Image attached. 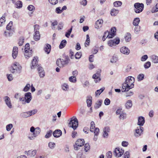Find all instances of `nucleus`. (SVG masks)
<instances>
[{"label": "nucleus", "instance_id": "obj_41", "mask_svg": "<svg viewBox=\"0 0 158 158\" xmlns=\"http://www.w3.org/2000/svg\"><path fill=\"white\" fill-rule=\"evenodd\" d=\"M158 11V3H157L155 6V8H153L151 10V12L154 13Z\"/></svg>", "mask_w": 158, "mask_h": 158}, {"label": "nucleus", "instance_id": "obj_20", "mask_svg": "<svg viewBox=\"0 0 158 158\" xmlns=\"http://www.w3.org/2000/svg\"><path fill=\"white\" fill-rule=\"evenodd\" d=\"M18 48L16 46L14 47L13 48L12 56L14 59L16 58L18 53Z\"/></svg>", "mask_w": 158, "mask_h": 158}, {"label": "nucleus", "instance_id": "obj_12", "mask_svg": "<svg viewBox=\"0 0 158 158\" xmlns=\"http://www.w3.org/2000/svg\"><path fill=\"white\" fill-rule=\"evenodd\" d=\"M120 51L122 53L126 55H128L130 53V50L126 47H123L120 49Z\"/></svg>", "mask_w": 158, "mask_h": 158}, {"label": "nucleus", "instance_id": "obj_48", "mask_svg": "<svg viewBox=\"0 0 158 158\" xmlns=\"http://www.w3.org/2000/svg\"><path fill=\"white\" fill-rule=\"evenodd\" d=\"M90 148V146L88 143H86L84 145V149L85 151L87 152L89 150Z\"/></svg>", "mask_w": 158, "mask_h": 158}, {"label": "nucleus", "instance_id": "obj_51", "mask_svg": "<svg viewBox=\"0 0 158 158\" xmlns=\"http://www.w3.org/2000/svg\"><path fill=\"white\" fill-rule=\"evenodd\" d=\"M37 112V110L36 109H34L33 110L28 111V113H29V114L30 116L33 115L36 113Z\"/></svg>", "mask_w": 158, "mask_h": 158}, {"label": "nucleus", "instance_id": "obj_28", "mask_svg": "<svg viewBox=\"0 0 158 158\" xmlns=\"http://www.w3.org/2000/svg\"><path fill=\"white\" fill-rule=\"evenodd\" d=\"M119 13V10L115 9H113L111 11L110 14L112 16L116 15Z\"/></svg>", "mask_w": 158, "mask_h": 158}, {"label": "nucleus", "instance_id": "obj_39", "mask_svg": "<svg viewBox=\"0 0 158 158\" xmlns=\"http://www.w3.org/2000/svg\"><path fill=\"white\" fill-rule=\"evenodd\" d=\"M61 87L62 89L65 91L68 90L69 89V86L66 83L63 84L61 86Z\"/></svg>", "mask_w": 158, "mask_h": 158}, {"label": "nucleus", "instance_id": "obj_11", "mask_svg": "<svg viewBox=\"0 0 158 158\" xmlns=\"http://www.w3.org/2000/svg\"><path fill=\"white\" fill-rule=\"evenodd\" d=\"M124 152V150L122 149L116 148L114 151V153L116 157H119L123 155Z\"/></svg>", "mask_w": 158, "mask_h": 158}, {"label": "nucleus", "instance_id": "obj_34", "mask_svg": "<svg viewBox=\"0 0 158 158\" xmlns=\"http://www.w3.org/2000/svg\"><path fill=\"white\" fill-rule=\"evenodd\" d=\"M5 22V15H3L2 17L0 18V27Z\"/></svg>", "mask_w": 158, "mask_h": 158}, {"label": "nucleus", "instance_id": "obj_52", "mask_svg": "<svg viewBox=\"0 0 158 158\" xmlns=\"http://www.w3.org/2000/svg\"><path fill=\"white\" fill-rule=\"evenodd\" d=\"M27 9L30 11H34L35 10V7L32 5H29L27 7Z\"/></svg>", "mask_w": 158, "mask_h": 158}, {"label": "nucleus", "instance_id": "obj_32", "mask_svg": "<svg viewBox=\"0 0 158 158\" xmlns=\"http://www.w3.org/2000/svg\"><path fill=\"white\" fill-rule=\"evenodd\" d=\"M15 5L16 8H21L22 6L23 3L21 1H18L15 3Z\"/></svg>", "mask_w": 158, "mask_h": 158}, {"label": "nucleus", "instance_id": "obj_36", "mask_svg": "<svg viewBox=\"0 0 158 158\" xmlns=\"http://www.w3.org/2000/svg\"><path fill=\"white\" fill-rule=\"evenodd\" d=\"M48 146L50 148L53 149L56 146V144L53 142H49L48 144Z\"/></svg>", "mask_w": 158, "mask_h": 158}, {"label": "nucleus", "instance_id": "obj_53", "mask_svg": "<svg viewBox=\"0 0 158 158\" xmlns=\"http://www.w3.org/2000/svg\"><path fill=\"white\" fill-rule=\"evenodd\" d=\"M30 85L29 84H27L24 88L23 91L24 92H27L30 89Z\"/></svg>", "mask_w": 158, "mask_h": 158}, {"label": "nucleus", "instance_id": "obj_44", "mask_svg": "<svg viewBox=\"0 0 158 158\" xmlns=\"http://www.w3.org/2000/svg\"><path fill=\"white\" fill-rule=\"evenodd\" d=\"M72 28L73 27H72L70 29L68 30L67 32L66 33L65 35L66 37L67 38H69V36H70L71 33L72 31Z\"/></svg>", "mask_w": 158, "mask_h": 158}, {"label": "nucleus", "instance_id": "obj_29", "mask_svg": "<svg viewBox=\"0 0 158 158\" xmlns=\"http://www.w3.org/2000/svg\"><path fill=\"white\" fill-rule=\"evenodd\" d=\"M151 58L152 61L155 63H158V56L155 55H153L151 56Z\"/></svg>", "mask_w": 158, "mask_h": 158}, {"label": "nucleus", "instance_id": "obj_6", "mask_svg": "<svg viewBox=\"0 0 158 158\" xmlns=\"http://www.w3.org/2000/svg\"><path fill=\"white\" fill-rule=\"evenodd\" d=\"M78 125V121L76 118L73 117L71 118L69 124V126L75 130Z\"/></svg>", "mask_w": 158, "mask_h": 158}, {"label": "nucleus", "instance_id": "obj_35", "mask_svg": "<svg viewBox=\"0 0 158 158\" xmlns=\"http://www.w3.org/2000/svg\"><path fill=\"white\" fill-rule=\"evenodd\" d=\"M105 89V88L103 87L100 89L97 90L95 92L96 96H98Z\"/></svg>", "mask_w": 158, "mask_h": 158}, {"label": "nucleus", "instance_id": "obj_59", "mask_svg": "<svg viewBox=\"0 0 158 158\" xmlns=\"http://www.w3.org/2000/svg\"><path fill=\"white\" fill-rule=\"evenodd\" d=\"M118 60V58L116 56H113L112 57V59L110 60L111 62L113 63H115Z\"/></svg>", "mask_w": 158, "mask_h": 158}, {"label": "nucleus", "instance_id": "obj_49", "mask_svg": "<svg viewBox=\"0 0 158 158\" xmlns=\"http://www.w3.org/2000/svg\"><path fill=\"white\" fill-rule=\"evenodd\" d=\"M12 22L10 21L9 23L7 25L6 28V29L9 30L11 29V28L12 26Z\"/></svg>", "mask_w": 158, "mask_h": 158}, {"label": "nucleus", "instance_id": "obj_43", "mask_svg": "<svg viewBox=\"0 0 158 158\" xmlns=\"http://www.w3.org/2000/svg\"><path fill=\"white\" fill-rule=\"evenodd\" d=\"M52 131L51 130L48 131L46 135L45 136V138H49L52 135Z\"/></svg>", "mask_w": 158, "mask_h": 158}, {"label": "nucleus", "instance_id": "obj_4", "mask_svg": "<svg viewBox=\"0 0 158 158\" xmlns=\"http://www.w3.org/2000/svg\"><path fill=\"white\" fill-rule=\"evenodd\" d=\"M22 69L21 66L17 62L15 63L10 68V71L13 73L16 72H19Z\"/></svg>", "mask_w": 158, "mask_h": 158}, {"label": "nucleus", "instance_id": "obj_42", "mask_svg": "<svg viewBox=\"0 0 158 158\" xmlns=\"http://www.w3.org/2000/svg\"><path fill=\"white\" fill-rule=\"evenodd\" d=\"M122 4V2L119 1H115L114 3V6L116 7L120 6Z\"/></svg>", "mask_w": 158, "mask_h": 158}, {"label": "nucleus", "instance_id": "obj_30", "mask_svg": "<svg viewBox=\"0 0 158 158\" xmlns=\"http://www.w3.org/2000/svg\"><path fill=\"white\" fill-rule=\"evenodd\" d=\"M140 21V20L139 18L137 17L135 18L133 23V25L135 26H138Z\"/></svg>", "mask_w": 158, "mask_h": 158}, {"label": "nucleus", "instance_id": "obj_17", "mask_svg": "<svg viewBox=\"0 0 158 158\" xmlns=\"http://www.w3.org/2000/svg\"><path fill=\"white\" fill-rule=\"evenodd\" d=\"M143 128L141 127V126L138 127L135 130V132L137 134H135V135L136 136H139L141 134L143 131Z\"/></svg>", "mask_w": 158, "mask_h": 158}, {"label": "nucleus", "instance_id": "obj_62", "mask_svg": "<svg viewBox=\"0 0 158 158\" xmlns=\"http://www.w3.org/2000/svg\"><path fill=\"white\" fill-rule=\"evenodd\" d=\"M140 27L139 26H137L135 28V31L136 34H138V32L140 31Z\"/></svg>", "mask_w": 158, "mask_h": 158}, {"label": "nucleus", "instance_id": "obj_46", "mask_svg": "<svg viewBox=\"0 0 158 158\" xmlns=\"http://www.w3.org/2000/svg\"><path fill=\"white\" fill-rule=\"evenodd\" d=\"M69 81L75 83L76 82V78L75 76H71L69 78Z\"/></svg>", "mask_w": 158, "mask_h": 158}, {"label": "nucleus", "instance_id": "obj_38", "mask_svg": "<svg viewBox=\"0 0 158 158\" xmlns=\"http://www.w3.org/2000/svg\"><path fill=\"white\" fill-rule=\"evenodd\" d=\"M29 113H28V111L26 112H23L21 113L20 115L22 117L27 118L30 117Z\"/></svg>", "mask_w": 158, "mask_h": 158}, {"label": "nucleus", "instance_id": "obj_22", "mask_svg": "<svg viewBox=\"0 0 158 158\" xmlns=\"http://www.w3.org/2000/svg\"><path fill=\"white\" fill-rule=\"evenodd\" d=\"M103 21L102 19H99L97 20L95 23V27L97 29L100 28L103 23Z\"/></svg>", "mask_w": 158, "mask_h": 158}, {"label": "nucleus", "instance_id": "obj_25", "mask_svg": "<svg viewBox=\"0 0 158 158\" xmlns=\"http://www.w3.org/2000/svg\"><path fill=\"white\" fill-rule=\"evenodd\" d=\"M51 49V46L50 44H47L44 48L45 52L47 54L49 53Z\"/></svg>", "mask_w": 158, "mask_h": 158}, {"label": "nucleus", "instance_id": "obj_24", "mask_svg": "<svg viewBox=\"0 0 158 158\" xmlns=\"http://www.w3.org/2000/svg\"><path fill=\"white\" fill-rule=\"evenodd\" d=\"M25 153H27V154L28 156L29 155L30 156H34L36 154V150H31L28 151L27 152V151H25Z\"/></svg>", "mask_w": 158, "mask_h": 158}, {"label": "nucleus", "instance_id": "obj_60", "mask_svg": "<svg viewBox=\"0 0 158 158\" xmlns=\"http://www.w3.org/2000/svg\"><path fill=\"white\" fill-rule=\"evenodd\" d=\"M81 56V52H77L75 55V57L76 59H80Z\"/></svg>", "mask_w": 158, "mask_h": 158}, {"label": "nucleus", "instance_id": "obj_27", "mask_svg": "<svg viewBox=\"0 0 158 158\" xmlns=\"http://www.w3.org/2000/svg\"><path fill=\"white\" fill-rule=\"evenodd\" d=\"M132 105V102L131 100H128L125 104V106L126 108L129 109L131 108Z\"/></svg>", "mask_w": 158, "mask_h": 158}, {"label": "nucleus", "instance_id": "obj_64", "mask_svg": "<svg viewBox=\"0 0 158 158\" xmlns=\"http://www.w3.org/2000/svg\"><path fill=\"white\" fill-rule=\"evenodd\" d=\"M124 158H129L130 157V153L128 151H126L125 152L124 154Z\"/></svg>", "mask_w": 158, "mask_h": 158}, {"label": "nucleus", "instance_id": "obj_50", "mask_svg": "<svg viewBox=\"0 0 158 158\" xmlns=\"http://www.w3.org/2000/svg\"><path fill=\"white\" fill-rule=\"evenodd\" d=\"M13 125L12 124H9L6 125V130L7 131H10L13 127Z\"/></svg>", "mask_w": 158, "mask_h": 158}, {"label": "nucleus", "instance_id": "obj_15", "mask_svg": "<svg viewBox=\"0 0 158 158\" xmlns=\"http://www.w3.org/2000/svg\"><path fill=\"white\" fill-rule=\"evenodd\" d=\"M4 101L6 104L10 108H12V105L10 98L8 96H6L4 98Z\"/></svg>", "mask_w": 158, "mask_h": 158}, {"label": "nucleus", "instance_id": "obj_10", "mask_svg": "<svg viewBox=\"0 0 158 158\" xmlns=\"http://www.w3.org/2000/svg\"><path fill=\"white\" fill-rule=\"evenodd\" d=\"M120 42V39L119 38L117 37L113 40H110L108 42V44L109 46L112 47L116 44H118Z\"/></svg>", "mask_w": 158, "mask_h": 158}, {"label": "nucleus", "instance_id": "obj_58", "mask_svg": "<svg viewBox=\"0 0 158 158\" xmlns=\"http://www.w3.org/2000/svg\"><path fill=\"white\" fill-rule=\"evenodd\" d=\"M144 75L143 74H139L138 77V79L139 81H140L143 80L144 78Z\"/></svg>", "mask_w": 158, "mask_h": 158}, {"label": "nucleus", "instance_id": "obj_31", "mask_svg": "<svg viewBox=\"0 0 158 158\" xmlns=\"http://www.w3.org/2000/svg\"><path fill=\"white\" fill-rule=\"evenodd\" d=\"M88 99L87 100V106L88 107L90 106L92 103V98L90 96H89L87 97Z\"/></svg>", "mask_w": 158, "mask_h": 158}, {"label": "nucleus", "instance_id": "obj_63", "mask_svg": "<svg viewBox=\"0 0 158 158\" xmlns=\"http://www.w3.org/2000/svg\"><path fill=\"white\" fill-rule=\"evenodd\" d=\"M63 26H64L63 23L62 22L60 23L58 25V30H60L62 29L63 27Z\"/></svg>", "mask_w": 158, "mask_h": 158}, {"label": "nucleus", "instance_id": "obj_14", "mask_svg": "<svg viewBox=\"0 0 158 158\" xmlns=\"http://www.w3.org/2000/svg\"><path fill=\"white\" fill-rule=\"evenodd\" d=\"M39 75L40 77H43L45 76V73L43 68L41 67L40 65H38L37 69Z\"/></svg>", "mask_w": 158, "mask_h": 158}, {"label": "nucleus", "instance_id": "obj_47", "mask_svg": "<svg viewBox=\"0 0 158 158\" xmlns=\"http://www.w3.org/2000/svg\"><path fill=\"white\" fill-rule=\"evenodd\" d=\"M35 32H39V30L40 29L39 25L38 24H36L34 26Z\"/></svg>", "mask_w": 158, "mask_h": 158}, {"label": "nucleus", "instance_id": "obj_16", "mask_svg": "<svg viewBox=\"0 0 158 158\" xmlns=\"http://www.w3.org/2000/svg\"><path fill=\"white\" fill-rule=\"evenodd\" d=\"M100 73L99 72H98L93 75V78L95 79L94 81L95 82L99 81L101 80L100 78Z\"/></svg>", "mask_w": 158, "mask_h": 158}, {"label": "nucleus", "instance_id": "obj_5", "mask_svg": "<svg viewBox=\"0 0 158 158\" xmlns=\"http://www.w3.org/2000/svg\"><path fill=\"white\" fill-rule=\"evenodd\" d=\"M135 8L134 10L136 13H139L142 12L144 8V5L142 3L137 2L134 5Z\"/></svg>", "mask_w": 158, "mask_h": 158}, {"label": "nucleus", "instance_id": "obj_21", "mask_svg": "<svg viewBox=\"0 0 158 158\" xmlns=\"http://www.w3.org/2000/svg\"><path fill=\"white\" fill-rule=\"evenodd\" d=\"M53 135L55 137L58 138L61 135L62 132L60 130H56L54 131Z\"/></svg>", "mask_w": 158, "mask_h": 158}, {"label": "nucleus", "instance_id": "obj_45", "mask_svg": "<svg viewBox=\"0 0 158 158\" xmlns=\"http://www.w3.org/2000/svg\"><path fill=\"white\" fill-rule=\"evenodd\" d=\"M95 127V124L93 121H92L91 122V126L90 127V131L91 132H94V130Z\"/></svg>", "mask_w": 158, "mask_h": 158}, {"label": "nucleus", "instance_id": "obj_18", "mask_svg": "<svg viewBox=\"0 0 158 158\" xmlns=\"http://www.w3.org/2000/svg\"><path fill=\"white\" fill-rule=\"evenodd\" d=\"M145 123L144 118L143 116H140L138 118L137 124L140 126H142Z\"/></svg>", "mask_w": 158, "mask_h": 158}, {"label": "nucleus", "instance_id": "obj_55", "mask_svg": "<svg viewBox=\"0 0 158 158\" xmlns=\"http://www.w3.org/2000/svg\"><path fill=\"white\" fill-rule=\"evenodd\" d=\"M24 39L23 37H21L20 38L18 44L19 46L22 45L23 43Z\"/></svg>", "mask_w": 158, "mask_h": 158}, {"label": "nucleus", "instance_id": "obj_3", "mask_svg": "<svg viewBox=\"0 0 158 158\" xmlns=\"http://www.w3.org/2000/svg\"><path fill=\"white\" fill-rule=\"evenodd\" d=\"M32 98V97L31 93L30 92H27L25 94L24 98H19V101H22V103L23 104H25L26 103H28L30 102Z\"/></svg>", "mask_w": 158, "mask_h": 158}, {"label": "nucleus", "instance_id": "obj_56", "mask_svg": "<svg viewBox=\"0 0 158 158\" xmlns=\"http://www.w3.org/2000/svg\"><path fill=\"white\" fill-rule=\"evenodd\" d=\"M126 117V114L125 113H124L123 114H122L119 116V118L120 119L123 120L124 118H125Z\"/></svg>", "mask_w": 158, "mask_h": 158}, {"label": "nucleus", "instance_id": "obj_2", "mask_svg": "<svg viewBox=\"0 0 158 158\" xmlns=\"http://www.w3.org/2000/svg\"><path fill=\"white\" fill-rule=\"evenodd\" d=\"M70 59L68 56H65L64 59L60 58L57 60L56 64L60 68H62L67 65L70 62Z\"/></svg>", "mask_w": 158, "mask_h": 158}, {"label": "nucleus", "instance_id": "obj_37", "mask_svg": "<svg viewBox=\"0 0 158 158\" xmlns=\"http://www.w3.org/2000/svg\"><path fill=\"white\" fill-rule=\"evenodd\" d=\"M102 100H99L98 101H97L95 106L94 107L96 109H98L99 107H100L102 103Z\"/></svg>", "mask_w": 158, "mask_h": 158}, {"label": "nucleus", "instance_id": "obj_57", "mask_svg": "<svg viewBox=\"0 0 158 158\" xmlns=\"http://www.w3.org/2000/svg\"><path fill=\"white\" fill-rule=\"evenodd\" d=\"M94 132L95 135H98L99 132V129L98 127L95 128L94 130Z\"/></svg>", "mask_w": 158, "mask_h": 158}, {"label": "nucleus", "instance_id": "obj_54", "mask_svg": "<svg viewBox=\"0 0 158 158\" xmlns=\"http://www.w3.org/2000/svg\"><path fill=\"white\" fill-rule=\"evenodd\" d=\"M151 64L150 62L148 61L144 64V67L145 69H148L150 66Z\"/></svg>", "mask_w": 158, "mask_h": 158}, {"label": "nucleus", "instance_id": "obj_19", "mask_svg": "<svg viewBox=\"0 0 158 158\" xmlns=\"http://www.w3.org/2000/svg\"><path fill=\"white\" fill-rule=\"evenodd\" d=\"M110 129L109 127H106L103 130V136L104 138H107L108 136V132H109Z\"/></svg>", "mask_w": 158, "mask_h": 158}, {"label": "nucleus", "instance_id": "obj_1", "mask_svg": "<svg viewBox=\"0 0 158 158\" xmlns=\"http://www.w3.org/2000/svg\"><path fill=\"white\" fill-rule=\"evenodd\" d=\"M135 81L134 78L131 76H129L126 79L125 82L122 85V90L123 92L128 91L130 89L133 88V83Z\"/></svg>", "mask_w": 158, "mask_h": 158}, {"label": "nucleus", "instance_id": "obj_61", "mask_svg": "<svg viewBox=\"0 0 158 158\" xmlns=\"http://www.w3.org/2000/svg\"><path fill=\"white\" fill-rule=\"evenodd\" d=\"M148 56L147 55H145L142 56L141 60L142 61H145L148 58Z\"/></svg>", "mask_w": 158, "mask_h": 158}, {"label": "nucleus", "instance_id": "obj_8", "mask_svg": "<svg viewBox=\"0 0 158 158\" xmlns=\"http://www.w3.org/2000/svg\"><path fill=\"white\" fill-rule=\"evenodd\" d=\"M85 143V141L83 139H79L77 140L76 144L74 145L75 150H77L79 149V147L83 146Z\"/></svg>", "mask_w": 158, "mask_h": 158}, {"label": "nucleus", "instance_id": "obj_13", "mask_svg": "<svg viewBox=\"0 0 158 158\" xmlns=\"http://www.w3.org/2000/svg\"><path fill=\"white\" fill-rule=\"evenodd\" d=\"M116 29L115 27H113L111 29V32H109V34L107 35V37L109 38H111L114 37L116 35Z\"/></svg>", "mask_w": 158, "mask_h": 158}, {"label": "nucleus", "instance_id": "obj_26", "mask_svg": "<svg viewBox=\"0 0 158 158\" xmlns=\"http://www.w3.org/2000/svg\"><path fill=\"white\" fill-rule=\"evenodd\" d=\"M40 38V32H35L34 35V39L35 41H38Z\"/></svg>", "mask_w": 158, "mask_h": 158}, {"label": "nucleus", "instance_id": "obj_23", "mask_svg": "<svg viewBox=\"0 0 158 158\" xmlns=\"http://www.w3.org/2000/svg\"><path fill=\"white\" fill-rule=\"evenodd\" d=\"M39 65L37 64V60L36 58L34 57L32 61V66L31 67V69L37 68V66Z\"/></svg>", "mask_w": 158, "mask_h": 158}, {"label": "nucleus", "instance_id": "obj_33", "mask_svg": "<svg viewBox=\"0 0 158 158\" xmlns=\"http://www.w3.org/2000/svg\"><path fill=\"white\" fill-rule=\"evenodd\" d=\"M66 41L65 40H62L60 43V44L59 45V48L60 49H62L64 48L66 44Z\"/></svg>", "mask_w": 158, "mask_h": 158}, {"label": "nucleus", "instance_id": "obj_9", "mask_svg": "<svg viewBox=\"0 0 158 158\" xmlns=\"http://www.w3.org/2000/svg\"><path fill=\"white\" fill-rule=\"evenodd\" d=\"M40 131L41 130L40 127H37L36 128L35 132L32 134H31V136H30L29 135L28 136V138L30 140L34 139L35 138L40 134Z\"/></svg>", "mask_w": 158, "mask_h": 158}, {"label": "nucleus", "instance_id": "obj_40", "mask_svg": "<svg viewBox=\"0 0 158 158\" xmlns=\"http://www.w3.org/2000/svg\"><path fill=\"white\" fill-rule=\"evenodd\" d=\"M126 41L129 42L131 40V35L130 33H127V35L125 37Z\"/></svg>", "mask_w": 158, "mask_h": 158}, {"label": "nucleus", "instance_id": "obj_7", "mask_svg": "<svg viewBox=\"0 0 158 158\" xmlns=\"http://www.w3.org/2000/svg\"><path fill=\"white\" fill-rule=\"evenodd\" d=\"M28 43L25 45L24 56L27 59H28L32 56V50L30 49Z\"/></svg>", "mask_w": 158, "mask_h": 158}]
</instances>
